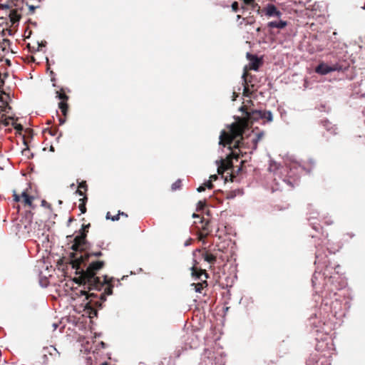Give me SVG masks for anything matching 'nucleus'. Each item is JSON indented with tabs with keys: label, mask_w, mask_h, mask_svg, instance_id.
Here are the masks:
<instances>
[{
	"label": "nucleus",
	"mask_w": 365,
	"mask_h": 365,
	"mask_svg": "<svg viewBox=\"0 0 365 365\" xmlns=\"http://www.w3.org/2000/svg\"><path fill=\"white\" fill-rule=\"evenodd\" d=\"M261 114H262V118H260V120H265L267 122H272L273 114L271 110H261Z\"/></svg>",
	"instance_id": "412c9836"
},
{
	"label": "nucleus",
	"mask_w": 365,
	"mask_h": 365,
	"mask_svg": "<svg viewBox=\"0 0 365 365\" xmlns=\"http://www.w3.org/2000/svg\"><path fill=\"white\" fill-rule=\"evenodd\" d=\"M202 257L205 261L210 264H214L216 262V257L211 253L205 252L203 254Z\"/></svg>",
	"instance_id": "4be33fe9"
},
{
	"label": "nucleus",
	"mask_w": 365,
	"mask_h": 365,
	"mask_svg": "<svg viewBox=\"0 0 365 365\" xmlns=\"http://www.w3.org/2000/svg\"><path fill=\"white\" fill-rule=\"evenodd\" d=\"M115 278L114 277H109L107 275H104L103 276V284L105 285H107V284H113V282L115 281Z\"/></svg>",
	"instance_id": "72a5a7b5"
},
{
	"label": "nucleus",
	"mask_w": 365,
	"mask_h": 365,
	"mask_svg": "<svg viewBox=\"0 0 365 365\" xmlns=\"http://www.w3.org/2000/svg\"><path fill=\"white\" fill-rule=\"evenodd\" d=\"M41 206L47 207L51 210V205L48 202H47L45 200H41Z\"/></svg>",
	"instance_id": "a18cd8bd"
},
{
	"label": "nucleus",
	"mask_w": 365,
	"mask_h": 365,
	"mask_svg": "<svg viewBox=\"0 0 365 365\" xmlns=\"http://www.w3.org/2000/svg\"><path fill=\"white\" fill-rule=\"evenodd\" d=\"M317 315L315 313V314H312L311 317L309 318V324L311 326H314V327H318V325L316 324L315 322H312V319L314 318H317Z\"/></svg>",
	"instance_id": "4c0bfd02"
},
{
	"label": "nucleus",
	"mask_w": 365,
	"mask_h": 365,
	"mask_svg": "<svg viewBox=\"0 0 365 365\" xmlns=\"http://www.w3.org/2000/svg\"><path fill=\"white\" fill-rule=\"evenodd\" d=\"M39 285L43 288L47 287L48 285V281L47 278L46 277L41 278L39 279Z\"/></svg>",
	"instance_id": "f704fd0d"
},
{
	"label": "nucleus",
	"mask_w": 365,
	"mask_h": 365,
	"mask_svg": "<svg viewBox=\"0 0 365 365\" xmlns=\"http://www.w3.org/2000/svg\"><path fill=\"white\" fill-rule=\"evenodd\" d=\"M215 164L217 166V172L220 174H222L225 171L233 168V165L232 163L226 165L224 164L223 158H220V159L215 160Z\"/></svg>",
	"instance_id": "f8f14e48"
},
{
	"label": "nucleus",
	"mask_w": 365,
	"mask_h": 365,
	"mask_svg": "<svg viewBox=\"0 0 365 365\" xmlns=\"http://www.w3.org/2000/svg\"><path fill=\"white\" fill-rule=\"evenodd\" d=\"M305 365H331V361L327 356L316 352L309 355Z\"/></svg>",
	"instance_id": "0eeeda50"
},
{
	"label": "nucleus",
	"mask_w": 365,
	"mask_h": 365,
	"mask_svg": "<svg viewBox=\"0 0 365 365\" xmlns=\"http://www.w3.org/2000/svg\"><path fill=\"white\" fill-rule=\"evenodd\" d=\"M192 275L195 279H200V275H198L197 274H195V273L194 272V271H192Z\"/></svg>",
	"instance_id": "338daca9"
},
{
	"label": "nucleus",
	"mask_w": 365,
	"mask_h": 365,
	"mask_svg": "<svg viewBox=\"0 0 365 365\" xmlns=\"http://www.w3.org/2000/svg\"><path fill=\"white\" fill-rule=\"evenodd\" d=\"M106 220H110L111 221H118L119 220V214H116L115 215H111L110 212H108L106 215Z\"/></svg>",
	"instance_id": "c756f323"
},
{
	"label": "nucleus",
	"mask_w": 365,
	"mask_h": 365,
	"mask_svg": "<svg viewBox=\"0 0 365 365\" xmlns=\"http://www.w3.org/2000/svg\"><path fill=\"white\" fill-rule=\"evenodd\" d=\"M315 248L314 264L316 265V270L312 278V283L314 287L320 284L318 282L319 279L331 278V270L334 269V272L338 274L339 269L340 268L339 264H332L328 259V254L331 253L328 248H324L320 242L316 244Z\"/></svg>",
	"instance_id": "f257e3e1"
},
{
	"label": "nucleus",
	"mask_w": 365,
	"mask_h": 365,
	"mask_svg": "<svg viewBox=\"0 0 365 365\" xmlns=\"http://www.w3.org/2000/svg\"><path fill=\"white\" fill-rule=\"evenodd\" d=\"M322 125L326 128L327 130L330 131L331 133L335 134V130L336 128L334 125H332L331 122H329L327 119H322L320 121Z\"/></svg>",
	"instance_id": "a211bd4d"
},
{
	"label": "nucleus",
	"mask_w": 365,
	"mask_h": 365,
	"mask_svg": "<svg viewBox=\"0 0 365 365\" xmlns=\"http://www.w3.org/2000/svg\"><path fill=\"white\" fill-rule=\"evenodd\" d=\"M56 98L62 102H66L68 100L69 96L66 94H61L59 91H56Z\"/></svg>",
	"instance_id": "a878e982"
},
{
	"label": "nucleus",
	"mask_w": 365,
	"mask_h": 365,
	"mask_svg": "<svg viewBox=\"0 0 365 365\" xmlns=\"http://www.w3.org/2000/svg\"><path fill=\"white\" fill-rule=\"evenodd\" d=\"M243 3L247 6H251L252 9H255V8H258L257 10V14H260V8L259 6L255 2L254 0H245Z\"/></svg>",
	"instance_id": "393cba45"
},
{
	"label": "nucleus",
	"mask_w": 365,
	"mask_h": 365,
	"mask_svg": "<svg viewBox=\"0 0 365 365\" xmlns=\"http://www.w3.org/2000/svg\"><path fill=\"white\" fill-rule=\"evenodd\" d=\"M106 296L103 293L101 294L99 297L96 294V297L89 299L88 296L82 299L81 306L90 314V317L91 315L93 317H97L98 310L103 308V304L106 301Z\"/></svg>",
	"instance_id": "20e7f679"
},
{
	"label": "nucleus",
	"mask_w": 365,
	"mask_h": 365,
	"mask_svg": "<svg viewBox=\"0 0 365 365\" xmlns=\"http://www.w3.org/2000/svg\"><path fill=\"white\" fill-rule=\"evenodd\" d=\"M78 187L81 188V189H84L85 190H87L88 188V186H87V184H86V181H81V182H78Z\"/></svg>",
	"instance_id": "79ce46f5"
},
{
	"label": "nucleus",
	"mask_w": 365,
	"mask_h": 365,
	"mask_svg": "<svg viewBox=\"0 0 365 365\" xmlns=\"http://www.w3.org/2000/svg\"><path fill=\"white\" fill-rule=\"evenodd\" d=\"M217 175H211L210 176V180H211V182H212L213 181H215L217 179Z\"/></svg>",
	"instance_id": "052dcab7"
},
{
	"label": "nucleus",
	"mask_w": 365,
	"mask_h": 365,
	"mask_svg": "<svg viewBox=\"0 0 365 365\" xmlns=\"http://www.w3.org/2000/svg\"><path fill=\"white\" fill-rule=\"evenodd\" d=\"M91 256L96 257H100L103 256V252L101 251L98 252H94L91 254Z\"/></svg>",
	"instance_id": "de8ad7c7"
},
{
	"label": "nucleus",
	"mask_w": 365,
	"mask_h": 365,
	"mask_svg": "<svg viewBox=\"0 0 365 365\" xmlns=\"http://www.w3.org/2000/svg\"><path fill=\"white\" fill-rule=\"evenodd\" d=\"M207 206L205 200H199L197 203V211H201Z\"/></svg>",
	"instance_id": "2f4dec72"
},
{
	"label": "nucleus",
	"mask_w": 365,
	"mask_h": 365,
	"mask_svg": "<svg viewBox=\"0 0 365 365\" xmlns=\"http://www.w3.org/2000/svg\"><path fill=\"white\" fill-rule=\"evenodd\" d=\"M30 195L27 194L26 191V190H24L21 194V197L23 198V200L25 198V197H27L28 196H29Z\"/></svg>",
	"instance_id": "680f3d73"
},
{
	"label": "nucleus",
	"mask_w": 365,
	"mask_h": 365,
	"mask_svg": "<svg viewBox=\"0 0 365 365\" xmlns=\"http://www.w3.org/2000/svg\"><path fill=\"white\" fill-rule=\"evenodd\" d=\"M205 214L207 215V216H211V212L210 210H207L205 212Z\"/></svg>",
	"instance_id": "774afa93"
},
{
	"label": "nucleus",
	"mask_w": 365,
	"mask_h": 365,
	"mask_svg": "<svg viewBox=\"0 0 365 365\" xmlns=\"http://www.w3.org/2000/svg\"><path fill=\"white\" fill-rule=\"evenodd\" d=\"M104 265L105 262L103 260L93 261L88 264L86 272L88 273L87 280L89 289L101 290L103 284L101 283L99 277H96V274Z\"/></svg>",
	"instance_id": "7ed1b4c3"
},
{
	"label": "nucleus",
	"mask_w": 365,
	"mask_h": 365,
	"mask_svg": "<svg viewBox=\"0 0 365 365\" xmlns=\"http://www.w3.org/2000/svg\"><path fill=\"white\" fill-rule=\"evenodd\" d=\"M13 197H14V200L15 202H19L21 200V196L19 195L16 194V192L15 191H14Z\"/></svg>",
	"instance_id": "49530a36"
},
{
	"label": "nucleus",
	"mask_w": 365,
	"mask_h": 365,
	"mask_svg": "<svg viewBox=\"0 0 365 365\" xmlns=\"http://www.w3.org/2000/svg\"><path fill=\"white\" fill-rule=\"evenodd\" d=\"M87 200H88V197L86 195L83 196V197L79 200L81 203H83L84 205L86 204Z\"/></svg>",
	"instance_id": "5fc2aeb1"
},
{
	"label": "nucleus",
	"mask_w": 365,
	"mask_h": 365,
	"mask_svg": "<svg viewBox=\"0 0 365 365\" xmlns=\"http://www.w3.org/2000/svg\"><path fill=\"white\" fill-rule=\"evenodd\" d=\"M113 284H107L103 294H106L107 296L113 294Z\"/></svg>",
	"instance_id": "473e14b6"
},
{
	"label": "nucleus",
	"mask_w": 365,
	"mask_h": 365,
	"mask_svg": "<svg viewBox=\"0 0 365 365\" xmlns=\"http://www.w3.org/2000/svg\"><path fill=\"white\" fill-rule=\"evenodd\" d=\"M90 248L88 245L81 243V241L76 240V238H73V242L71 247V249L75 252H83Z\"/></svg>",
	"instance_id": "ddd939ff"
},
{
	"label": "nucleus",
	"mask_w": 365,
	"mask_h": 365,
	"mask_svg": "<svg viewBox=\"0 0 365 365\" xmlns=\"http://www.w3.org/2000/svg\"><path fill=\"white\" fill-rule=\"evenodd\" d=\"M16 129L19 130H23V126L21 125V124H18L16 127H15Z\"/></svg>",
	"instance_id": "69168bd1"
},
{
	"label": "nucleus",
	"mask_w": 365,
	"mask_h": 365,
	"mask_svg": "<svg viewBox=\"0 0 365 365\" xmlns=\"http://www.w3.org/2000/svg\"><path fill=\"white\" fill-rule=\"evenodd\" d=\"M255 54H252V53H250V52H247V53H246V57H247V60H248L250 62L251 61L252 58H253L255 57Z\"/></svg>",
	"instance_id": "8fccbe9b"
},
{
	"label": "nucleus",
	"mask_w": 365,
	"mask_h": 365,
	"mask_svg": "<svg viewBox=\"0 0 365 365\" xmlns=\"http://www.w3.org/2000/svg\"><path fill=\"white\" fill-rule=\"evenodd\" d=\"M182 186V181L180 179L177 180L175 182H173L171 185V190L173 191H175L180 189Z\"/></svg>",
	"instance_id": "c85d7f7f"
},
{
	"label": "nucleus",
	"mask_w": 365,
	"mask_h": 365,
	"mask_svg": "<svg viewBox=\"0 0 365 365\" xmlns=\"http://www.w3.org/2000/svg\"><path fill=\"white\" fill-rule=\"evenodd\" d=\"M260 118H262L260 109L250 108L248 110V113H246L245 120L247 123H252L260 120Z\"/></svg>",
	"instance_id": "1a4fd4ad"
},
{
	"label": "nucleus",
	"mask_w": 365,
	"mask_h": 365,
	"mask_svg": "<svg viewBox=\"0 0 365 365\" xmlns=\"http://www.w3.org/2000/svg\"><path fill=\"white\" fill-rule=\"evenodd\" d=\"M264 132L263 130L257 133L254 138L252 139V150L250 151V155L252 154L255 150L257 148V145L262 138L264 136Z\"/></svg>",
	"instance_id": "f3484780"
},
{
	"label": "nucleus",
	"mask_w": 365,
	"mask_h": 365,
	"mask_svg": "<svg viewBox=\"0 0 365 365\" xmlns=\"http://www.w3.org/2000/svg\"><path fill=\"white\" fill-rule=\"evenodd\" d=\"M205 190V186L202 184L197 188L198 192H201Z\"/></svg>",
	"instance_id": "864d4df0"
},
{
	"label": "nucleus",
	"mask_w": 365,
	"mask_h": 365,
	"mask_svg": "<svg viewBox=\"0 0 365 365\" xmlns=\"http://www.w3.org/2000/svg\"><path fill=\"white\" fill-rule=\"evenodd\" d=\"M58 121L61 125H63L66 121V116L64 118H58Z\"/></svg>",
	"instance_id": "6e6d98bb"
},
{
	"label": "nucleus",
	"mask_w": 365,
	"mask_h": 365,
	"mask_svg": "<svg viewBox=\"0 0 365 365\" xmlns=\"http://www.w3.org/2000/svg\"><path fill=\"white\" fill-rule=\"evenodd\" d=\"M250 63L252 66V69L257 71L258 68L262 65V61L258 56L255 55V57L252 58Z\"/></svg>",
	"instance_id": "aec40b11"
},
{
	"label": "nucleus",
	"mask_w": 365,
	"mask_h": 365,
	"mask_svg": "<svg viewBox=\"0 0 365 365\" xmlns=\"http://www.w3.org/2000/svg\"><path fill=\"white\" fill-rule=\"evenodd\" d=\"M203 185L205 186V189H212L213 187V184L210 180H205Z\"/></svg>",
	"instance_id": "58836bf2"
},
{
	"label": "nucleus",
	"mask_w": 365,
	"mask_h": 365,
	"mask_svg": "<svg viewBox=\"0 0 365 365\" xmlns=\"http://www.w3.org/2000/svg\"><path fill=\"white\" fill-rule=\"evenodd\" d=\"M23 142H24V144L26 145V148L22 150V154L24 155H26V156L27 155L28 158H30V157L32 158L34 156V153H30V149H29V148L27 145L26 140L24 139Z\"/></svg>",
	"instance_id": "bb28decb"
},
{
	"label": "nucleus",
	"mask_w": 365,
	"mask_h": 365,
	"mask_svg": "<svg viewBox=\"0 0 365 365\" xmlns=\"http://www.w3.org/2000/svg\"><path fill=\"white\" fill-rule=\"evenodd\" d=\"M200 223L202 224V230L204 232H206L207 234H210L211 230H210L209 224L210 220H205V218H200Z\"/></svg>",
	"instance_id": "5701e85b"
},
{
	"label": "nucleus",
	"mask_w": 365,
	"mask_h": 365,
	"mask_svg": "<svg viewBox=\"0 0 365 365\" xmlns=\"http://www.w3.org/2000/svg\"><path fill=\"white\" fill-rule=\"evenodd\" d=\"M34 199V196L29 195L27 197H25L24 199V202L25 205L29 206L30 207L34 208V205H33Z\"/></svg>",
	"instance_id": "cd10ccee"
},
{
	"label": "nucleus",
	"mask_w": 365,
	"mask_h": 365,
	"mask_svg": "<svg viewBox=\"0 0 365 365\" xmlns=\"http://www.w3.org/2000/svg\"><path fill=\"white\" fill-rule=\"evenodd\" d=\"M44 131H48L51 136H55L58 131V128L57 127H54L53 128H46L44 130Z\"/></svg>",
	"instance_id": "c9c22d12"
},
{
	"label": "nucleus",
	"mask_w": 365,
	"mask_h": 365,
	"mask_svg": "<svg viewBox=\"0 0 365 365\" xmlns=\"http://www.w3.org/2000/svg\"><path fill=\"white\" fill-rule=\"evenodd\" d=\"M286 161H289L290 164H287L286 163L287 167L289 168L290 172H292V169H297L298 167L301 168L303 170H304L307 174L310 175L312 173V170L315 168L316 161L313 158H309L308 160V163L310 165L309 168H306L302 165H300L294 158L293 155H287Z\"/></svg>",
	"instance_id": "423d86ee"
},
{
	"label": "nucleus",
	"mask_w": 365,
	"mask_h": 365,
	"mask_svg": "<svg viewBox=\"0 0 365 365\" xmlns=\"http://www.w3.org/2000/svg\"><path fill=\"white\" fill-rule=\"evenodd\" d=\"M232 9L235 12H237L239 11V4L237 1H234L232 5Z\"/></svg>",
	"instance_id": "a19ab883"
},
{
	"label": "nucleus",
	"mask_w": 365,
	"mask_h": 365,
	"mask_svg": "<svg viewBox=\"0 0 365 365\" xmlns=\"http://www.w3.org/2000/svg\"><path fill=\"white\" fill-rule=\"evenodd\" d=\"M78 208L81 213H85L86 212V207L83 203H80Z\"/></svg>",
	"instance_id": "c03bdc74"
},
{
	"label": "nucleus",
	"mask_w": 365,
	"mask_h": 365,
	"mask_svg": "<svg viewBox=\"0 0 365 365\" xmlns=\"http://www.w3.org/2000/svg\"><path fill=\"white\" fill-rule=\"evenodd\" d=\"M350 63L346 61H339L331 65L320 63L315 68V71L320 75H327L333 71H346L349 69Z\"/></svg>",
	"instance_id": "39448f33"
},
{
	"label": "nucleus",
	"mask_w": 365,
	"mask_h": 365,
	"mask_svg": "<svg viewBox=\"0 0 365 365\" xmlns=\"http://www.w3.org/2000/svg\"><path fill=\"white\" fill-rule=\"evenodd\" d=\"M263 12L269 18L277 17L280 19L282 15L281 11L273 4H267L264 8Z\"/></svg>",
	"instance_id": "6e6552de"
},
{
	"label": "nucleus",
	"mask_w": 365,
	"mask_h": 365,
	"mask_svg": "<svg viewBox=\"0 0 365 365\" xmlns=\"http://www.w3.org/2000/svg\"><path fill=\"white\" fill-rule=\"evenodd\" d=\"M250 109V108H246L244 106H242L238 108V110L244 115L245 118L246 119V113H248V110Z\"/></svg>",
	"instance_id": "e433bc0d"
},
{
	"label": "nucleus",
	"mask_w": 365,
	"mask_h": 365,
	"mask_svg": "<svg viewBox=\"0 0 365 365\" xmlns=\"http://www.w3.org/2000/svg\"><path fill=\"white\" fill-rule=\"evenodd\" d=\"M90 226H91L90 223L83 224L81 227L83 228V230H88V228L90 227Z\"/></svg>",
	"instance_id": "e2e57ef3"
},
{
	"label": "nucleus",
	"mask_w": 365,
	"mask_h": 365,
	"mask_svg": "<svg viewBox=\"0 0 365 365\" xmlns=\"http://www.w3.org/2000/svg\"><path fill=\"white\" fill-rule=\"evenodd\" d=\"M191 242H192V239L191 238H189L187 239L185 242H184V246L185 247H188L191 245Z\"/></svg>",
	"instance_id": "bf43d9fd"
},
{
	"label": "nucleus",
	"mask_w": 365,
	"mask_h": 365,
	"mask_svg": "<svg viewBox=\"0 0 365 365\" xmlns=\"http://www.w3.org/2000/svg\"><path fill=\"white\" fill-rule=\"evenodd\" d=\"M10 21L13 26H18L21 19V15L16 10H11L9 14Z\"/></svg>",
	"instance_id": "2eb2a0df"
},
{
	"label": "nucleus",
	"mask_w": 365,
	"mask_h": 365,
	"mask_svg": "<svg viewBox=\"0 0 365 365\" xmlns=\"http://www.w3.org/2000/svg\"><path fill=\"white\" fill-rule=\"evenodd\" d=\"M71 291L73 292L72 296L73 297H83V299L89 296V299H91L93 297H96V294L94 293H88L85 289H79L78 287H71Z\"/></svg>",
	"instance_id": "9d476101"
},
{
	"label": "nucleus",
	"mask_w": 365,
	"mask_h": 365,
	"mask_svg": "<svg viewBox=\"0 0 365 365\" xmlns=\"http://www.w3.org/2000/svg\"><path fill=\"white\" fill-rule=\"evenodd\" d=\"M319 215L317 212H313L309 213V217H307L308 221L309 222V225L312 227V228L316 232H319L321 230H322V227L317 223V222H313V220H315L317 218V216Z\"/></svg>",
	"instance_id": "4468645a"
},
{
	"label": "nucleus",
	"mask_w": 365,
	"mask_h": 365,
	"mask_svg": "<svg viewBox=\"0 0 365 365\" xmlns=\"http://www.w3.org/2000/svg\"><path fill=\"white\" fill-rule=\"evenodd\" d=\"M288 23L287 21L279 19L275 21H269L267 24V26L269 29H283L287 26Z\"/></svg>",
	"instance_id": "9b49d317"
},
{
	"label": "nucleus",
	"mask_w": 365,
	"mask_h": 365,
	"mask_svg": "<svg viewBox=\"0 0 365 365\" xmlns=\"http://www.w3.org/2000/svg\"><path fill=\"white\" fill-rule=\"evenodd\" d=\"M87 233L88 230H83V228L81 227L78 231V234L76 235L74 237L76 238V240L81 241V243L91 246L90 242L86 240Z\"/></svg>",
	"instance_id": "dca6fc26"
},
{
	"label": "nucleus",
	"mask_w": 365,
	"mask_h": 365,
	"mask_svg": "<svg viewBox=\"0 0 365 365\" xmlns=\"http://www.w3.org/2000/svg\"><path fill=\"white\" fill-rule=\"evenodd\" d=\"M324 219L325 220L324 221V223L327 225H331L333 224V221L331 220L330 219H327V217H324Z\"/></svg>",
	"instance_id": "603ef678"
},
{
	"label": "nucleus",
	"mask_w": 365,
	"mask_h": 365,
	"mask_svg": "<svg viewBox=\"0 0 365 365\" xmlns=\"http://www.w3.org/2000/svg\"><path fill=\"white\" fill-rule=\"evenodd\" d=\"M27 6L29 7V10L31 14L34 13L36 9L38 8V6L29 5L28 4Z\"/></svg>",
	"instance_id": "37998d69"
},
{
	"label": "nucleus",
	"mask_w": 365,
	"mask_h": 365,
	"mask_svg": "<svg viewBox=\"0 0 365 365\" xmlns=\"http://www.w3.org/2000/svg\"><path fill=\"white\" fill-rule=\"evenodd\" d=\"M0 7L1 9H5V10H7V9H10V5L8 4V3H6V4H1L0 5Z\"/></svg>",
	"instance_id": "09e8293b"
},
{
	"label": "nucleus",
	"mask_w": 365,
	"mask_h": 365,
	"mask_svg": "<svg viewBox=\"0 0 365 365\" xmlns=\"http://www.w3.org/2000/svg\"><path fill=\"white\" fill-rule=\"evenodd\" d=\"M58 106L62 114L66 116L68 112V104L66 102L60 101Z\"/></svg>",
	"instance_id": "b1692460"
},
{
	"label": "nucleus",
	"mask_w": 365,
	"mask_h": 365,
	"mask_svg": "<svg viewBox=\"0 0 365 365\" xmlns=\"http://www.w3.org/2000/svg\"><path fill=\"white\" fill-rule=\"evenodd\" d=\"M98 346L102 349H106L108 346L107 344L103 341L99 342Z\"/></svg>",
	"instance_id": "4d7b16f0"
},
{
	"label": "nucleus",
	"mask_w": 365,
	"mask_h": 365,
	"mask_svg": "<svg viewBox=\"0 0 365 365\" xmlns=\"http://www.w3.org/2000/svg\"><path fill=\"white\" fill-rule=\"evenodd\" d=\"M237 127V125L235 123H232L230 125H227V128L230 129V135H227V133H225V135L224 136L227 138L226 140H227V138L228 136H232L233 135H235V132H242L243 131V128H241V127H239L237 128H236Z\"/></svg>",
	"instance_id": "6ab92c4d"
},
{
	"label": "nucleus",
	"mask_w": 365,
	"mask_h": 365,
	"mask_svg": "<svg viewBox=\"0 0 365 365\" xmlns=\"http://www.w3.org/2000/svg\"><path fill=\"white\" fill-rule=\"evenodd\" d=\"M38 48L35 50L36 51H39L41 49H40V47H46L47 45V42L46 41H42L41 42H38Z\"/></svg>",
	"instance_id": "ea45409f"
},
{
	"label": "nucleus",
	"mask_w": 365,
	"mask_h": 365,
	"mask_svg": "<svg viewBox=\"0 0 365 365\" xmlns=\"http://www.w3.org/2000/svg\"><path fill=\"white\" fill-rule=\"evenodd\" d=\"M75 193L79 196H85L86 195L84 194L83 192H82L80 189H77L75 192Z\"/></svg>",
	"instance_id": "13d9d810"
},
{
	"label": "nucleus",
	"mask_w": 365,
	"mask_h": 365,
	"mask_svg": "<svg viewBox=\"0 0 365 365\" xmlns=\"http://www.w3.org/2000/svg\"><path fill=\"white\" fill-rule=\"evenodd\" d=\"M118 214H119V217H120V215H121V216L126 217H128L127 213H125V212H122V211H120V210H119V211L118 212Z\"/></svg>",
	"instance_id": "0e129e2a"
},
{
	"label": "nucleus",
	"mask_w": 365,
	"mask_h": 365,
	"mask_svg": "<svg viewBox=\"0 0 365 365\" xmlns=\"http://www.w3.org/2000/svg\"><path fill=\"white\" fill-rule=\"evenodd\" d=\"M283 180L284 182H286L287 185H289L292 187H294L293 182H292V181H291V180L289 178H284Z\"/></svg>",
	"instance_id": "3c124183"
},
{
	"label": "nucleus",
	"mask_w": 365,
	"mask_h": 365,
	"mask_svg": "<svg viewBox=\"0 0 365 365\" xmlns=\"http://www.w3.org/2000/svg\"><path fill=\"white\" fill-rule=\"evenodd\" d=\"M225 135V130H222L219 135V145L225 148L227 146V149L230 153L227 157L232 160H238L240 158L248 155V153L243 152L242 149H249L250 143L247 141L248 136L245 137L242 132H235L232 136H228L227 140L225 141L223 140Z\"/></svg>",
	"instance_id": "f03ea898"
},
{
	"label": "nucleus",
	"mask_w": 365,
	"mask_h": 365,
	"mask_svg": "<svg viewBox=\"0 0 365 365\" xmlns=\"http://www.w3.org/2000/svg\"><path fill=\"white\" fill-rule=\"evenodd\" d=\"M278 168H279V165L277 163V162H275L273 160H271L270 162H269V165L268 170L270 172H272V171H274V170H277Z\"/></svg>",
	"instance_id": "7c9ffc66"
}]
</instances>
